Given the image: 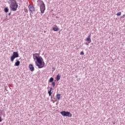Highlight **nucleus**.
<instances>
[{"label":"nucleus","mask_w":125,"mask_h":125,"mask_svg":"<svg viewBox=\"0 0 125 125\" xmlns=\"http://www.w3.org/2000/svg\"><path fill=\"white\" fill-rule=\"evenodd\" d=\"M52 85L53 87H54L55 86V82H52Z\"/></svg>","instance_id":"nucleus-19"},{"label":"nucleus","mask_w":125,"mask_h":125,"mask_svg":"<svg viewBox=\"0 0 125 125\" xmlns=\"http://www.w3.org/2000/svg\"><path fill=\"white\" fill-rule=\"evenodd\" d=\"M48 93L49 94V96H51V94H52V92H51V90H50L48 91Z\"/></svg>","instance_id":"nucleus-15"},{"label":"nucleus","mask_w":125,"mask_h":125,"mask_svg":"<svg viewBox=\"0 0 125 125\" xmlns=\"http://www.w3.org/2000/svg\"><path fill=\"white\" fill-rule=\"evenodd\" d=\"M59 28H58V27H53V31H54L55 32H57V31H58V29Z\"/></svg>","instance_id":"nucleus-14"},{"label":"nucleus","mask_w":125,"mask_h":125,"mask_svg":"<svg viewBox=\"0 0 125 125\" xmlns=\"http://www.w3.org/2000/svg\"><path fill=\"white\" fill-rule=\"evenodd\" d=\"M1 122H2V119L1 118V117L0 116V123H1Z\"/></svg>","instance_id":"nucleus-21"},{"label":"nucleus","mask_w":125,"mask_h":125,"mask_svg":"<svg viewBox=\"0 0 125 125\" xmlns=\"http://www.w3.org/2000/svg\"><path fill=\"white\" fill-rule=\"evenodd\" d=\"M85 42H91V38H90V35H89L86 39L85 40Z\"/></svg>","instance_id":"nucleus-9"},{"label":"nucleus","mask_w":125,"mask_h":125,"mask_svg":"<svg viewBox=\"0 0 125 125\" xmlns=\"http://www.w3.org/2000/svg\"><path fill=\"white\" fill-rule=\"evenodd\" d=\"M60 78H61V76L59 74H58L56 77V80L57 82L60 80Z\"/></svg>","instance_id":"nucleus-12"},{"label":"nucleus","mask_w":125,"mask_h":125,"mask_svg":"<svg viewBox=\"0 0 125 125\" xmlns=\"http://www.w3.org/2000/svg\"><path fill=\"white\" fill-rule=\"evenodd\" d=\"M61 115L63 117H68L69 118H71L72 117V114L69 111H63L61 112Z\"/></svg>","instance_id":"nucleus-3"},{"label":"nucleus","mask_w":125,"mask_h":125,"mask_svg":"<svg viewBox=\"0 0 125 125\" xmlns=\"http://www.w3.org/2000/svg\"><path fill=\"white\" fill-rule=\"evenodd\" d=\"M18 57H19V54H18V52H13L12 56L10 57L11 62H13L15 58H17Z\"/></svg>","instance_id":"nucleus-4"},{"label":"nucleus","mask_w":125,"mask_h":125,"mask_svg":"<svg viewBox=\"0 0 125 125\" xmlns=\"http://www.w3.org/2000/svg\"><path fill=\"white\" fill-rule=\"evenodd\" d=\"M40 7V10L41 13H44V11L45 10V4L42 5L41 6H39Z\"/></svg>","instance_id":"nucleus-6"},{"label":"nucleus","mask_w":125,"mask_h":125,"mask_svg":"<svg viewBox=\"0 0 125 125\" xmlns=\"http://www.w3.org/2000/svg\"><path fill=\"white\" fill-rule=\"evenodd\" d=\"M90 42H91L87 41V42H85V44H86V45H88V44H89V43H90Z\"/></svg>","instance_id":"nucleus-18"},{"label":"nucleus","mask_w":125,"mask_h":125,"mask_svg":"<svg viewBox=\"0 0 125 125\" xmlns=\"http://www.w3.org/2000/svg\"><path fill=\"white\" fill-rule=\"evenodd\" d=\"M8 11H9V10H8V8H4V12H5L7 13V12H8Z\"/></svg>","instance_id":"nucleus-17"},{"label":"nucleus","mask_w":125,"mask_h":125,"mask_svg":"<svg viewBox=\"0 0 125 125\" xmlns=\"http://www.w3.org/2000/svg\"><path fill=\"white\" fill-rule=\"evenodd\" d=\"M53 90V88H52V87H50V90L51 91V90Z\"/></svg>","instance_id":"nucleus-23"},{"label":"nucleus","mask_w":125,"mask_h":125,"mask_svg":"<svg viewBox=\"0 0 125 125\" xmlns=\"http://www.w3.org/2000/svg\"><path fill=\"white\" fill-rule=\"evenodd\" d=\"M8 3L10 5V8L12 11H16L18 8V3L16 0H8Z\"/></svg>","instance_id":"nucleus-2"},{"label":"nucleus","mask_w":125,"mask_h":125,"mask_svg":"<svg viewBox=\"0 0 125 125\" xmlns=\"http://www.w3.org/2000/svg\"><path fill=\"white\" fill-rule=\"evenodd\" d=\"M9 0L14 1V0Z\"/></svg>","instance_id":"nucleus-25"},{"label":"nucleus","mask_w":125,"mask_h":125,"mask_svg":"<svg viewBox=\"0 0 125 125\" xmlns=\"http://www.w3.org/2000/svg\"><path fill=\"white\" fill-rule=\"evenodd\" d=\"M16 62L15 63L14 66H17V67L20 65V61L16 60Z\"/></svg>","instance_id":"nucleus-10"},{"label":"nucleus","mask_w":125,"mask_h":125,"mask_svg":"<svg viewBox=\"0 0 125 125\" xmlns=\"http://www.w3.org/2000/svg\"><path fill=\"white\" fill-rule=\"evenodd\" d=\"M11 14V13H9L8 14V15L10 16Z\"/></svg>","instance_id":"nucleus-24"},{"label":"nucleus","mask_w":125,"mask_h":125,"mask_svg":"<svg viewBox=\"0 0 125 125\" xmlns=\"http://www.w3.org/2000/svg\"><path fill=\"white\" fill-rule=\"evenodd\" d=\"M53 81H54V78H53V77H51L49 80V82L52 83V82H53Z\"/></svg>","instance_id":"nucleus-13"},{"label":"nucleus","mask_w":125,"mask_h":125,"mask_svg":"<svg viewBox=\"0 0 125 125\" xmlns=\"http://www.w3.org/2000/svg\"><path fill=\"white\" fill-rule=\"evenodd\" d=\"M58 104H56V105H57Z\"/></svg>","instance_id":"nucleus-26"},{"label":"nucleus","mask_w":125,"mask_h":125,"mask_svg":"<svg viewBox=\"0 0 125 125\" xmlns=\"http://www.w3.org/2000/svg\"><path fill=\"white\" fill-rule=\"evenodd\" d=\"M43 4H44V2H43V1L42 0H37L38 6H41L42 5H43Z\"/></svg>","instance_id":"nucleus-7"},{"label":"nucleus","mask_w":125,"mask_h":125,"mask_svg":"<svg viewBox=\"0 0 125 125\" xmlns=\"http://www.w3.org/2000/svg\"><path fill=\"white\" fill-rule=\"evenodd\" d=\"M56 97H57V99L58 100H60V99H61V94H57L56 95Z\"/></svg>","instance_id":"nucleus-11"},{"label":"nucleus","mask_w":125,"mask_h":125,"mask_svg":"<svg viewBox=\"0 0 125 125\" xmlns=\"http://www.w3.org/2000/svg\"><path fill=\"white\" fill-rule=\"evenodd\" d=\"M33 59L34 60L36 59L35 63L36 66L38 67L39 69L43 68L44 66V62L43 61V59H42V57L40 56V54H33Z\"/></svg>","instance_id":"nucleus-1"},{"label":"nucleus","mask_w":125,"mask_h":125,"mask_svg":"<svg viewBox=\"0 0 125 125\" xmlns=\"http://www.w3.org/2000/svg\"><path fill=\"white\" fill-rule=\"evenodd\" d=\"M117 16H120V15H122V12H119L117 14H116Z\"/></svg>","instance_id":"nucleus-16"},{"label":"nucleus","mask_w":125,"mask_h":125,"mask_svg":"<svg viewBox=\"0 0 125 125\" xmlns=\"http://www.w3.org/2000/svg\"><path fill=\"white\" fill-rule=\"evenodd\" d=\"M28 9L29 11L30 12V13H32V14H34V11H35V7H34V6L30 4L28 6Z\"/></svg>","instance_id":"nucleus-5"},{"label":"nucleus","mask_w":125,"mask_h":125,"mask_svg":"<svg viewBox=\"0 0 125 125\" xmlns=\"http://www.w3.org/2000/svg\"><path fill=\"white\" fill-rule=\"evenodd\" d=\"M125 15H124L122 16V18H125Z\"/></svg>","instance_id":"nucleus-22"},{"label":"nucleus","mask_w":125,"mask_h":125,"mask_svg":"<svg viewBox=\"0 0 125 125\" xmlns=\"http://www.w3.org/2000/svg\"><path fill=\"white\" fill-rule=\"evenodd\" d=\"M84 54V53H83V51H82L80 53V55H83Z\"/></svg>","instance_id":"nucleus-20"},{"label":"nucleus","mask_w":125,"mask_h":125,"mask_svg":"<svg viewBox=\"0 0 125 125\" xmlns=\"http://www.w3.org/2000/svg\"><path fill=\"white\" fill-rule=\"evenodd\" d=\"M29 68L31 72H33V71L35 70V67H34V66H33L32 64H29Z\"/></svg>","instance_id":"nucleus-8"}]
</instances>
